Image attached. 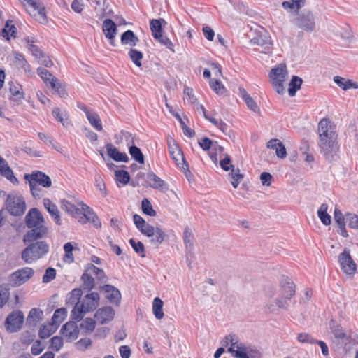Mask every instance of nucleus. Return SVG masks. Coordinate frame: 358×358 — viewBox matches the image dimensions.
<instances>
[{
    "mask_svg": "<svg viewBox=\"0 0 358 358\" xmlns=\"http://www.w3.org/2000/svg\"><path fill=\"white\" fill-rule=\"evenodd\" d=\"M318 134L321 153L329 162L336 160L339 148L336 141V126L328 119L324 118L318 123Z\"/></svg>",
    "mask_w": 358,
    "mask_h": 358,
    "instance_id": "f257e3e1",
    "label": "nucleus"
},
{
    "mask_svg": "<svg viewBox=\"0 0 358 358\" xmlns=\"http://www.w3.org/2000/svg\"><path fill=\"white\" fill-rule=\"evenodd\" d=\"M49 251V245L45 241L30 243L21 252L22 259L27 264H31L43 258Z\"/></svg>",
    "mask_w": 358,
    "mask_h": 358,
    "instance_id": "f03ea898",
    "label": "nucleus"
},
{
    "mask_svg": "<svg viewBox=\"0 0 358 358\" xmlns=\"http://www.w3.org/2000/svg\"><path fill=\"white\" fill-rule=\"evenodd\" d=\"M292 22L298 28L307 32H312L315 28L314 15L309 10L296 11V17L292 20Z\"/></svg>",
    "mask_w": 358,
    "mask_h": 358,
    "instance_id": "7ed1b4c3",
    "label": "nucleus"
},
{
    "mask_svg": "<svg viewBox=\"0 0 358 358\" xmlns=\"http://www.w3.org/2000/svg\"><path fill=\"white\" fill-rule=\"evenodd\" d=\"M34 275V271L29 267H24L14 271L9 275V282L13 287H19L27 282Z\"/></svg>",
    "mask_w": 358,
    "mask_h": 358,
    "instance_id": "20e7f679",
    "label": "nucleus"
},
{
    "mask_svg": "<svg viewBox=\"0 0 358 358\" xmlns=\"http://www.w3.org/2000/svg\"><path fill=\"white\" fill-rule=\"evenodd\" d=\"M6 208L14 216H19L24 213L25 201L22 196L9 194L6 198Z\"/></svg>",
    "mask_w": 358,
    "mask_h": 358,
    "instance_id": "39448f33",
    "label": "nucleus"
},
{
    "mask_svg": "<svg viewBox=\"0 0 358 358\" xmlns=\"http://www.w3.org/2000/svg\"><path fill=\"white\" fill-rule=\"evenodd\" d=\"M338 262L344 273L348 275H353L355 273L357 265L350 255L349 249L345 248L338 255Z\"/></svg>",
    "mask_w": 358,
    "mask_h": 358,
    "instance_id": "423d86ee",
    "label": "nucleus"
},
{
    "mask_svg": "<svg viewBox=\"0 0 358 358\" xmlns=\"http://www.w3.org/2000/svg\"><path fill=\"white\" fill-rule=\"evenodd\" d=\"M24 319V314L21 310L13 311L6 320V329L10 332H17L22 329Z\"/></svg>",
    "mask_w": 358,
    "mask_h": 358,
    "instance_id": "0eeeda50",
    "label": "nucleus"
},
{
    "mask_svg": "<svg viewBox=\"0 0 358 358\" xmlns=\"http://www.w3.org/2000/svg\"><path fill=\"white\" fill-rule=\"evenodd\" d=\"M142 185L159 189L162 192L169 189L167 184L152 171L147 173L145 182H142Z\"/></svg>",
    "mask_w": 358,
    "mask_h": 358,
    "instance_id": "6e6552de",
    "label": "nucleus"
},
{
    "mask_svg": "<svg viewBox=\"0 0 358 358\" xmlns=\"http://www.w3.org/2000/svg\"><path fill=\"white\" fill-rule=\"evenodd\" d=\"M24 179L26 181H31L34 184L46 188L50 187L52 185L50 177L40 171H34L31 174H25Z\"/></svg>",
    "mask_w": 358,
    "mask_h": 358,
    "instance_id": "1a4fd4ad",
    "label": "nucleus"
},
{
    "mask_svg": "<svg viewBox=\"0 0 358 358\" xmlns=\"http://www.w3.org/2000/svg\"><path fill=\"white\" fill-rule=\"evenodd\" d=\"M31 229L23 237L24 243L34 242L37 239L44 237L48 233V228L44 225H38Z\"/></svg>",
    "mask_w": 358,
    "mask_h": 358,
    "instance_id": "9d476101",
    "label": "nucleus"
},
{
    "mask_svg": "<svg viewBox=\"0 0 358 358\" xmlns=\"http://www.w3.org/2000/svg\"><path fill=\"white\" fill-rule=\"evenodd\" d=\"M80 330L75 322H66L60 329V333L66 341L71 342L76 340L79 335Z\"/></svg>",
    "mask_w": 358,
    "mask_h": 358,
    "instance_id": "9b49d317",
    "label": "nucleus"
},
{
    "mask_svg": "<svg viewBox=\"0 0 358 358\" xmlns=\"http://www.w3.org/2000/svg\"><path fill=\"white\" fill-rule=\"evenodd\" d=\"M103 31L112 46H116L115 36L117 34L116 24L110 19H106L103 22Z\"/></svg>",
    "mask_w": 358,
    "mask_h": 358,
    "instance_id": "f8f14e48",
    "label": "nucleus"
},
{
    "mask_svg": "<svg viewBox=\"0 0 358 358\" xmlns=\"http://www.w3.org/2000/svg\"><path fill=\"white\" fill-rule=\"evenodd\" d=\"M250 43L261 46L263 48L262 50L263 52H270L271 50V37L265 31L257 34L255 37L250 40Z\"/></svg>",
    "mask_w": 358,
    "mask_h": 358,
    "instance_id": "ddd939ff",
    "label": "nucleus"
},
{
    "mask_svg": "<svg viewBox=\"0 0 358 358\" xmlns=\"http://www.w3.org/2000/svg\"><path fill=\"white\" fill-rule=\"evenodd\" d=\"M26 225L28 228L43 225L44 218L41 213L37 208L31 209L25 217Z\"/></svg>",
    "mask_w": 358,
    "mask_h": 358,
    "instance_id": "4468645a",
    "label": "nucleus"
},
{
    "mask_svg": "<svg viewBox=\"0 0 358 358\" xmlns=\"http://www.w3.org/2000/svg\"><path fill=\"white\" fill-rule=\"evenodd\" d=\"M99 294L97 292H91L86 294L82 303L83 307L85 311L90 313L96 309L99 305Z\"/></svg>",
    "mask_w": 358,
    "mask_h": 358,
    "instance_id": "2eb2a0df",
    "label": "nucleus"
},
{
    "mask_svg": "<svg viewBox=\"0 0 358 358\" xmlns=\"http://www.w3.org/2000/svg\"><path fill=\"white\" fill-rule=\"evenodd\" d=\"M168 145L169 154L176 164L179 165L180 164V162L181 161L182 164L188 167V164L186 163L182 150L173 139L169 141Z\"/></svg>",
    "mask_w": 358,
    "mask_h": 358,
    "instance_id": "dca6fc26",
    "label": "nucleus"
},
{
    "mask_svg": "<svg viewBox=\"0 0 358 358\" xmlns=\"http://www.w3.org/2000/svg\"><path fill=\"white\" fill-rule=\"evenodd\" d=\"M8 85L9 91L10 92L9 99L14 105L20 104L22 101L24 99L22 87L20 84L13 82H10Z\"/></svg>",
    "mask_w": 358,
    "mask_h": 358,
    "instance_id": "f3484780",
    "label": "nucleus"
},
{
    "mask_svg": "<svg viewBox=\"0 0 358 358\" xmlns=\"http://www.w3.org/2000/svg\"><path fill=\"white\" fill-rule=\"evenodd\" d=\"M29 6L33 9L31 15L35 17L36 20L41 24H45L48 22L45 8L41 0L35 1Z\"/></svg>",
    "mask_w": 358,
    "mask_h": 358,
    "instance_id": "a211bd4d",
    "label": "nucleus"
},
{
    "mask_svg": "<svg viewBox=\"0 0 358 358\" xmlns=\"http://www.w3.org/2000/svg\"><path fill=\"white\" fill-rule=\"evenodd\" d=\"M144 235L150 238V243L155 248H157L167 236L162 229L153 226L152 230H150L149 234H144Z\"/></svg>",
    "mask_w": 358,
    "mask_h": 358,
    "instance_id": "6ab92c4d",
    "label": "nucleus"
},
{
    "mask_svg": "<svg viewBox=\"0 0 358 358\" xmlns=\"http://www.w3.org/2000/svg\"><path fill=\"white\" fill-rule=\"evenodd\" d=\"M114 315V310L110 306H106L98 309L94 317L98 322L103 324L111 321Z\"/></svg>",
    "mask_w": 358,
    "mask_h": 358,
    "instance_id": "aec40b11",
    "label": "nucleus"
},
{
    "mask_svg": "<svg viewBox=\"0 0 358 358\" xmlns=\"http://www.w3.org/2000/svg\"><path fill=\"white\" fill-rule=\"evenodd\" d=\"M100 289L107 294L106 298L108 299L110 303L118 305L121 299V294L119 289L110 285H105L101 286Z\"/></svg>",
    "mask_w": 358,
    "mask_h": 358,
    "instance_id": "412c9836",
    "label": "nucleus"
},
{
    "mask_svg": "<svg viewBox=\"0 0 358 358\" xmlns=\"http://www.w3.org/2000/svg\"><path fill=\"white\" fill-rule=\"evenodd\" d=\"M281 294L286 299H290L295 294V285L292 279L283 277L281 280Z\"/></svg>",
    "mask_w": 358,
    "mask_h": 358,
    "instance_id": "4be33fe9",
    "label": "nucleus"
},
{
    "mask_svg": "<svg viewBox=\"0 0 358 358\" xmlns=\"http://www.w3.org/2000/svg\"><path fill=\"white\" fill-rule=\"evenodd\" d=\"M107 153L108 156L116 162H127L129 157L125 152H120L117 148L111 143H108L106 145Z\"/></svg>",
    "mask_w": 358,
    "mask_h": 358,
    "instance_id": "5701e85b",
    "label": "nucleus"
},
{
    "mask_svg": "<svg viewBox=\"0 0 358 358\" xmlns=\"http://www.w3.org/2000/svg\"><path fill=\"white\" fill-rule=\"evenodd\" d=\"M43 311L37 308H33L29 311L28 317L27 318V324L29 327H36L38 323L43 320Z\"/></svg>",
    "mask_w": 358,
    "mask_h": 358,
    "instance_id": "b1692460",
    "label": "nucleus"
},
{
    "mask_svg": "<svg viewBox=\"0 0 358 358\" xmlns=\"http://www.w3.org/2000/svg\"><path fill=\"white\" fill-rule=\"evenodd\" d=\"M43 205L45 208L48 210V212L54 219L55 222L58 225H60L62 224V221L60 219L59 211L58 210L57 206L55 204H54L49 199H43Z\"/></svg>",
    "mask_w": 358,
    "mask_h": 358,
    "instance_id": "393cba45",
    "label": "nucleus"
},
{
    "mask_svg": "<svg viewBox=\"0 0 358 358\" xmlns=\"http://www.w3.org/2000/svg\"><path fill=\"white\" fill-rule=\"evenodd\" d=\"M81 206L82 210L84 212L83 217L87 221L92 222L96 228L100 227L101 225V222L98 216L94 213L93 210L83 203H81Z\"/></svg>",
    "mask_w": 358,
    "mask_h": 358,
    "instance_id": "a878e982",
    "label": "nucleus"
},
{
    "mask_svg": "<svg viewBox=\"0 0 358 358\" xmlns=\"http://www.w3.org/2000/svg\"><path fill=\"white\" fill-rule=\"evenodd\" d=\"M61 208L76 218H80L79 215L82 214L83 211L82 208H77L74 204L66 199L61 200ZM80 219H83V217H80Z\"/></svg>",
    "mask_w": 358,
    "mask_h": 358,
    "instance_id": "bb28decb",
    "label": "nucleus"
},
{
    "mask_svg": "<svg viewBox=\"0 0 358 358\" xmlns=\"http://www.w3.org/2000/svg\"><path fill=\"white\" fill-rule=\"evenodd\" d=\"M134 222L136 227V228L143 234H149L150 230H152V226L146 223L144 219L137 215L135 214L133 216Z\"/></svg>",
    "mask_w": 358,
    "mask_h": 358,
    "instance_id": "cd10ccee",
    "label": "nucleus"
},
{
    "mask_svg": "<svg viewBox=\"0 0 358 358\" xmlns=\"http://www.w3.org/2000/svg\"><path fill=\"white\" fill-rule=\"evenodd\" d=\"M139 41L138 38L131 30H127L121 35V43L122 45L135 46Z\"/></svg>",
    "mask_w": 358,
    "mask_h": 358,
    "instance_id": "c85d7f7f",
    "label": "nucleus"
},
{
    "mask_svg": "<svg viewBox=\"0 0 358 358\" xmlns=\"http://www.w3.org/2000/svg\"><path fill=\"white\" fill-rule=\"evenodd\" d=\"M92 275V273H90V271H87L86 266L85 271L81 276V280L83 282L82 287L83 289L90 291L94 287L95 281Z\"/></svg>",
    "mask_w": 358,
    "mask_h": 358,
    "instance_id": "c756f323",
    "label": "nucleus"
},
{
    "mask_svg": "<svg viewBox=\"0 0 358 358\" xmlns=\"http://www.w3.org/2000/svg\"><path fill=\"white\" fill-rule=\"evenodd\" d=\"M87 271H90V273L96 275L98 282L100 283H105L108 280V278L103 270L95 266L92 264H87Z\"/></svg>",
    "mask_w": 358,
    "mask_h": 358,
    "instance_id": "7c9ffc66",
    "label": "nucleus"
},
{
    "mask_svg": "<svg viewBox=\"0 0 358 358\" xmlns=\"http://www.w3.org/2000/svg\"><path fill=\"white\" fill-rule=\"evenodd\" d=\"M162 22L165 23L164 19H153L150 22V30L155 38H159L163 33Z\"/></svg>",
    "mask_w": 358,
    "mask_h": 358,
    "instance_id": "2f4dec72",
    "label": "nucleus"
},
{
    "mask_svg": "<svg viewBox=\"0 0 358 358\" xmlns=\"http://www.w3.org/2000/svg\"><path fill=\"white\" fill-rule=\"evenodd\" d=\"M334 220L338 224L340 231H341V235L343 237H348V234L345 229V222H344V218L343 217V213L341 211L338 209L335 208L334 213Z\"/></svg>",
    "mask_w": 358,
    "mask_h": 358,
    "instance_id": "473e14b6",
    "label": "nucleus"
},
{
    "mask_svg": "<svg viewBox=\"0 0 358 358\" xmlns=\"http://www.w3.org/2000/svg\"><path fill=\"white\" fill-rule=\"evenodd\" d=\"M334 81L343 90H347L350 88L358 89V84L357 83H354L351 80L345 79L338 76L334 77Z\"/></svg>",
    "mask_w": 358,
    "mask_h": 358,
    "instance_id": "72a5a7b5",
    "label": "nucleus"
},
{
    "mask_svg": "<svg viewBox=\"0 0 358 358\" xmlns=\"http://www.w3.org/2000/svg\"><path fill=\"white\" fill-rule=\"evenodd\" d=\"M303 83V80L296 76H293L289 84L288 93L289 96L293 97L295 96L296 92L301 88V86Z\"/></svg>",
    "mask_w": 358,
    "mask_h": 358,
    "instance_id": "f704fd0d",
    "label": "nucleus"
},
{
    "mask_svg": "<svg viewBox=\"0 0 358 358\" xmlns=\"http://www.w3.org/2000/svg\"><path fill=\"white\" fill-rule=\"evenodd\" d=\"M287 76V71L286 66L284 64H280L276 67L271 69L269 77L271 79L274 78H279L282 80H285Z\"/></svg>",
    "mask_w": 358,
    "mask_h": 358,
    "instance_id": "c9c22d12",
    "label": "nucleus"
},
{
    "mask_svg": "<svg viewBox=\"0 0 358 358\" xmlns=\"http://www.w3.org/2000/svg\"><path fill=\"white\" fill-rule=\"evenodd\" d=\"M0 173L2 176L5 177L13 184H18V180L13 175V172L12 169L9 167L8 163L4 164L3 165H0Z\"/></svg>",
    "mask_w": 358,
    "mask_h": 358,
    "instance_id": "e433bc0d",
    "label": "nucleus"
},
{
    "mask_svg": "<svg viewBox=\"0 0 358 358\" xmlns=\"http://www.w3.org/2000/svg\"><path fill=\"white\" fill-rule=\"evenodd\" d=\"M328 205L322 203L317 210V215L324 225H329L331 222V216L327 213Z\"/></svg>",
    "mask_w": 358,
    "mask_h": 358,
    "instance_id": "4c0bfd02",
    "label": "nucleus"
},
{
    "mask_svg": "<svg viewBox=\"0 0 358 358\" xmlns=\"http://www.w3.org/2000/svg\"><path fill=\"white\" fill-rule=\"evenodd\" d=\"M163 301L159 297H155L152 303V311L157 319H162L164 317L163 313Z\"/></svg>",
    "mask_w": 358,
    "mask_h": 358,
    "instance_id": "58836bf2",
    "label": "nucleus"
},
{
    "mask_svg": "<svg viewBox=\"0 0 358 358\" xmlns=\"http://www.w3.org/2000/svg\"><path fill=\"white\" fill-rule=\"evenodd\" d=\"M232 167V171L229 173V176L231 178V183L234 188H237L241 181L243 179L244 176L240 173V169H237L235 170L234 166L231 165Z\"/></svg>",
    "mask_w": 358,
    "mask_h": 358,
    "instance_id": "ea45409f",
    "label": "nucleus"
},
{
    "mask_svg": "<svg viewBox=\"0 0 358 358\" xmlns=\"http://www.w3.org/2000/svg\"><path fill=\"white\" fill-rule=\"evenodd\" d=\"M54 117L64 127L69 125L68 115L66 112L62 111L59 108H54L52 111Z\"/></svg>",
    "mask_w": 358,
    "mask_h": 358,
    "instance_id": "a19ab883",
    "label": "nucleus"
},
{
    "mask_svg": "<svg viewBox=\"0 0 358 358\" xmlns=\"http://www.w3.org/2000/svg\"><path fill=\"white\" fill-rule=\"evenodd\" d=\"M86 117L92 127L99 131H102V124L97 113L92 111L91 113H87Z\"/></svg>",
    "mask_w": 358,
    "mask_h": 358,
    "instance_id": "79ce46f5",
    "label": "nucleus"
},
{
    "mask_svg": "<svg viewBox=\"0 0 358 358\" xmlns=\"http://www.w3.org/2000/svg\"><path fill=\"white\" fill-rule=\"evenodd\" d=\"M183 239L185 244L186 250L190 252L193 249V234L189 228L186 227L183 233Z\"/></svg>",
    "mask_w": 358,
    "mask_h": 358,
    "instance_id": "37998d69",
    "label": "nucleus"
},
{
    "mask_svg": "<svg viewBox=\"0 0 358 358\" xmlns=\"http://www.w3.org/2000/svg\"><path fill=\"white\" fill-rule=\"evenodd\" d=\"M131 157L139 164H144V155L141 149L136 145H131L129 148Z\"/></svg>",
    "mask_w": 358,
    "mask_h": 358,
    "instance_id": "c03bdc74",
    "label": "nucleus"
},
{
    "mask_svg": "<svg viewBox=\"0 0 358 358\" xmlns=\"http://www.w3.org/2000/svg\"><path fill=\"white\" fill-rule=\"evenodd\" d=\"M95 321L90 317L84 320L80 324V329L83 330L86 334L92 333L95 328Z\"/></svg>",
    "mask_w": 358,
    "mask_h": 358,
    "instance_id": "a18cd8bd",
    "label": "nucleus"
},
{
    "mask_svg": "<svg viewBox=\"0 0 358 358\" xmlns=\"http://www.w3.org/2000/svg\"><path fill=\"white\" fill-rule=\"evenodd\" d=\"M345 224L352 229H358V215L348 213L345 215H343Z\"/></svg>",
    "mask_w": 358,
    "mask_h": 358,
    "instance_id": "49530a36",
    "label": "nucleus"
},
{
    "mask_svg": "<svg viewBox=\"0 0 358 358\" xmlns=\"http://www.w3.org/2000/svg\"><path fill=\"white\" fill-rule=\"evenodd\" d=\"M66 310L65 308H60L57 309L52 317V324L61 323L66 316Z\"/></svg>",
    "mask_w": 358,
    "mask_h": 358,
    "instance_id": "de8ad7c7",
    "label": "nucleus"
},
{
    "mask_svg": "<svg viewBox=\"0 0 358 358\" xmlns=\"http://www.w3.org/2000/svg\"><path fill=\"white\" fill-rule=\"evenodd\" d=\"M128 55L131 61L138 67H141V59H143V53L136 49L131 48L128 52Z\"/></svg>",
    "mask_w": 358,
    "mask_h": 358,
    "instance_id": "09e8293b",
    "label": "nucleus"
},
{
    "mask_svg": "<svg viewBox=\"0 0 358 358\" xmlns=\"http://www.w3.org/2000/svg\"><path fill=\"white\" fill-rule=\"evenodd\" d=\"M87 313L85 311V309L83 307L82 303L79 305V303H76L73 309L71 311V317L73 320L80 321L83 317V314Z\"/></svg>",
    "mask_w": 358,
    "mask_h": 358,
    "instance_id": "8fccbe9b",
    "label": "nucleus"
},
{
    "mask_svg": "<svg viewBox=\"0 0 358 358\" xmlns=\"http://www.w3.org/2000/svg\"><path fill=\"white\" fill-rule=\"evenodd\" d=\"M13 22L10 21H8L6 22V24H5V27L4 28L2 29V36L3 37H6V38L8 40L9 39V34L15 38L16 37V27H15L14 24H10V23H12Z\"/></svg>",
    "mask_w": 358,
    "mask_h": 358,
    "instance_id": "3c124183",
    "label": "nucleus"
},
{
    "mask_svg": "<svg viewBox=\"0 0 358 358\" xmlns=\"http://www.w3.org/2000/svg\"><path fill=\"white\" fill-rule=\"evenodd\" d=\"M115 175L116 180L124 185H127L129 182L130 176L127 171L117 170L115 172Z\"/></svg>",
    "mask_w": 358,
    "mask_h": 358,
    "instance_id": "603ef678",
    "label": "nucleus"
},
{
    "mask_svg": "<svg viewBox=\"0 0 358 358\" xmlns=\"http://www.w3.org/2000/svg\"><path fill=\"white\" fill-rule=\"evenodd\" d=\"M227 351L236 358H248L246 353V347L236 346V350H234V347H230Z\"/></svg>",
    "mask_w": 358,
    "mask_h": 358,
    "instance_id": "864d4df0",
    "label": "nucleus"
},
{
    "mask_svg": "<svg viewBox=\"0 0 358 358\" xmlns=\"http://www.w3.org/2000/svg\"><path fill=\"white\" fill-rule=\"evenodd\" d=\"M331 332L334 335L335 338L345 341L348 339L347 334L343 331L341 327L339 325H330Z\"/></svg>",
    "mask_w": 358,
    "mask_h": 358,
    "instance_id": "5fc2aeb1",
    "label": "nucleus"
},
{
    "mask_svg": "<svg viewBox=\"0 0 358 358\" xmlns=\"http://www.w3.org/2000/svg\"><path fill=\"white\" fill-rule=\"evenodd\" d=\"M54 331L52 324L43 325L39 329L38 336L41 338L45 339L50 337Z\"/></svg>",
    "mask_w": 358,
    "mask_h": 358,
    "instance_id": "6e6d98bb",
    "label": "nucleus"
},
{
    "mask_svg": "<svg viewBox=\"0 0 358 358\" xmlns=\"http://www.w3.org/2000/svg\"><path fill=\"white\" fill-rule=\"evenodd\" d=\"M64 250L65 255L64 256V261L67 263H71L73 262L74 258L73 255V246L71 243H66L64 245Z\"/></svg>",
    "mask_w": 358,
    "mask_h": 358,
    "instance_id": "4d7b16f0",
    "label": "nucleus"
},
{
    "mask_svg": "<svg viewBox=\"0 0 358 358\" xmlns=\"http://www.w3.org/2000/svg\"><path fill=\"white\" fill-rule=\"evenodd\" d=\"M210 86L213 91H215L217 94H223L226 89L222 83L216 79H210Z\"/></svg>",
    "mask_w": 358,
    "mask_h": 358,
    "instance_id": "13d9d810",
    "label": "nucleus"
},
{
    "mask_svg": "<svg viewBox=\"0 0 358 358\" xmlns=\"http://www.w3.org/2000/svg\"><path fill=\"white\" fill-rule=\"evenodd\" d=\"M10 297L9 288L0 285V308H3Z\"/></svg>",
    "mask_w": 358,
    "mask_h": 358,
    "instance_id": "bf43d9fd",
    "label": "nucleus"
},
{
    "mask_svg": "<svg viewBox=\"0 0 358 358\" xmlns=\"http://www.w3.org/2000/svg\"><path fill=\"white\" fill-rule=\"evenodd\" d=\"M50 87L57 92L60 97H64L66 94L65 90L62 87L61 83L56 77H53L51 79Z\"/></svg>",
    "mask_w": 358,
    "mask_h": 358,
    "instance_id": "052dcab7",
    "label": "nucleus"
},
{
    "mask_svg": "<svg viewBox=\"0 0 358 358\" xmlns=\"http://www.w3.org/2000/svg\"><path fill=\"white\" fill-rule=\"evenodd\" d=\"M37 73L41 77V78L46 83V85L50 84L51 79L54 77L52 74L48 71L46 69L43 67H38L37 69Z\"/></svg>",
    "mask_w": 358,
    "mask_h": 358,
    "instance_id": "680f3d73",
    "label": "nucleus"
},
{
    "mask_svg": "<svg viewBox=\"0 0 358 358\" xmlns=\"http://www.w3.org/2000/svg\"><path fill=\"white\" fill-rule=\"evenodd\" d=\"M141 206L143 213L149 216L156 215V211L152 208V206L148 199L145 198L143 199Z\"/></svg>",
    "mask_w": 358,
    "mask_h": 358,
    "instance_id": "e2e57ef3",
    "label": "nucleus"
},
{
    "mask_svg": "<svg viewBox=\"0 0 358 358\" xmlns=\"http://www.w3.org/2000/svg\"><path fill=\"white\" fill-rule=\"evenodd\" d=\"M296 339L299 342L302 343H316V339H315L310 334L306 332H301L298 334Z\"/></svg>",
    "mask_w": 358,
    "mask_h": 358,
    "instance_id": "0e129e2a",
    "label": "nucleus"
},
{
    "mask_svg": "<svg viewBox=\"0 0 358 358\" xmlns=\"http://www.w3.org/2000/svg\"><path fill=\"white\" fill-rule=\"evenodd\" d=\"M129 243L136 253L141 254L142 257H145V248L142 242H136L134 239L131 238L129 239Z\"/></svg>",
    "mask_w": 358,
    "mask_h": 358,
    "instance_id": "69168bd1",
    "label": "nucleus"
},
{
    "mask_svg": "<svg viewBox=\"0 0 358 358\" xmlns=\"http://www.w3.org/2000/svg\"><path fill=\"white\" fill-rule=\"evenodd\" d=\"M95 186L97 189H99L100 194L103 197H106L107 196V191L105 183L100 176H97L95 178Z\"/></svg>",
    "mask_w": 358,
    "mask_h": 358,
    "instance_id": "338daca9",
    "label": "nucleus"
},
{
    "mask_svg": "<svg viewBox=\"0 0 358 358\" xmlns=\"http://www.w3.org/2000/svg\"><path fill=\"white\" fill-rule=\"evenodd\" d=\"M83 292L80 288L73 289L71 292V296L68 299V303L73 304V303H79V300L82 296Z\"/></svg>",
    "mask_w": 358,
    "mask_h": 358,
    "instance_id": "774afa93",
    "label": "nucleus"
}]
</instances>
